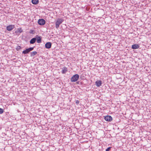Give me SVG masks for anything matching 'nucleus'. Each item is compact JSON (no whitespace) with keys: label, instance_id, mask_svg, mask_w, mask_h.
Returning a JSON list of instances; mask_svg holds the SVG:
<instances>
[{"label":"nucleus","instance_id":"4","mask_svg":"<svg viewBox=\"0 0 151 151\" xmlns=\"http://www.w3.org/2000/svg\"><path fill=\"white\" fill-rule=\"evenodd\" d=\"M38 24L41 25H43L45 24V21L43 19H40L38 21Z\"/></svg>","mask_w":151,"mask_h":151},{"label":"nucleus","instance_id":"13","mask_svg":"<svg viewBox=\"0 0 151 151\" xmlns=\"http://www.w3.org/2000/svg\"><path fill=\"white\" fill-rule=\"evenodd\" d=\"M68 71L67 68L65 67L62 68V74L65 73Z\"/></svg>","mask_w":151,"mask_h":151},{"label":"nucleus","instance_id":"9","mask_svg":"<svg viewBox=\"0 0 151 151\" xmlns=\"http://www.w3.org/2000/svg\"><path fill=\"white\" fill-rule=\"evenodd\" d=\"M23 32V30L21 28H18L17 30L15 31V33H17L18 35H19L22 32Z\"/></svg>","mask_w":151,"mask_h":151},{"label":"nucleus","instance_id":"12","mask_svg":"<svg viewBox=\"0 0 151 151\" xmlns=\"http://www.w3.org/2000/svg\"><path fill=\"white\" fill-rule=\"evenodd\" d=\"M36 41V38L35 37L32 38L30 40L29 42L31 44H33Z\"/></svg>","mask_w":151,"mask_h":151},{"label":"nucleus","instance_id":"8","mask_svg":"<svg viewBox=\"0 0 151 151\" xmlns=\"http://www.w3.org/2000/svg\"><path fill=\"white\" fill-rule=\"evenodd\" d=\"M51 46L52 43L50 42H47L45 45V47L47 49L50 48L51 47Z\"/></svg>","mask_w":151,"mask_h":151},{"label":"nucleus","instance_id":"20","mask_svg":"<svg viewBox=\"0 0 151 151\" xmlns=\"http://www.w3.org/2000/svg\"><path fill=\"white\" fill-rule=\"evenodd\" d=\"M32 31H32V32H30V33H32Z\"/></svg>","mask_w":151,"mask_h":151},{"label":"nucleus","instance_id":"19","mask_svg":"<svg viewBox=\"0 0 151 151\" xmlns=\"http://www.w3.org/2000/svg\"><path fill=\"white\" fill-rule=\"evenodd\" d=\"M79 101L78 100H77L76 101V103L77 104H79Z\"/></svg>","mask_w":151,"mask_h":151},{"label":"nucleus","instance_id":"11","mask_svg":"<svg viewBox=\"0 0 151 151\" xmlns=\"http://www.w3.org/2000/svg\"><path fill=\"white\" fill-rule=\"evenodd\" d=\"M102 82L101 81H97L95 82V84L97 87H100L102 85Z\"/></svg>","mask_w":151,"mask_h":151},{"label":"nucleus","instance_id":"18","mask_svg":"<svg viewBox=\"0 0 151 151\" xmlns=\"http://www.w3.org/2000/svg\"><path fill=\"white\" fill-rule=\"evenodd\" d=\"M21 49V47L20 46H18L17 48V50H19Z\"/></svg>","mask_w":151,"mask_h":151},{"label":"nucleus","instance_id":"14","mask_svg":"<svg viewBox=\"0 0 151 151\" xmlns=\"http://www.w3.org/2000/svg\"><path fill=\"white\" fill-rule=\"evenodd\" d=\"M32 2L33 4H37L39 3V0H32Z\"/></svg>","mask_w":151,"mask_h":151},{"label":"nucleus","instance_id":"5","mask_svg":"<svg viewBox=\"0 0 151 151\" xmlns=\"http://www.w3.org/2000/svg\"><path fill=\"white\" fill-rule=\"evenodd\" d=\"M104 119L106 121L108 122H111L112 120V118L111 116L109 115L105 116Z\"/></svg>","mask_w":151,"mask_h":151},{"label":"nucleus","instance_id":"7","mask_svg":"<svg viewBox=\"0 0 151 151\" xmlns=\"http://www.w3.org/2000/svg\"><path fill=\"white\" fill-rule=\"evenodd\" d=\"M35 38H36V41L38 43H40L41 42L42 38L41 36H38V35H36Z\"/></svg>","mask_w":151,"mask_h":151},{"label":"nucleus","instance_id":"17","mask_svg":"<svg viewBox=\"0 0 151 151\" xmlns=\"http://www.w3.org/2000/svg\"><path fill=\"white\" fill-rule=\"evenodd\" d=\"M111 147H108L106 149V151H109L111 150Z\"/></svg>","mask_w":151,"mask_h":151},{"label":"nucleus","instance_id":"3","mask_svg":"<svg viewBox=\"0 0 151 151\" xmlns=\"http://www.w3.org/2000/svg\"><path fill=\"white\" fill-rule=\"evenodd\" d=\"M34 49V47H30L28 48H27L25 50L22 51V53L24 54H28L30 51L33 50Z\"/></svg>","mask_w":151,"mask_h":151},{"label":"nucleus","instance_id":"6","mask_svg":"<svg viewBox=\"0 0 151 151\" xmlns=\"http://www.w3.org/2000/svg\"><path fill=\"white\" fill-rule=\"evenodd\" d=\"M14 28V25H10L6 27V29L9 31L12 30Z\"/></svg>","mask_w":151,"mask_h":151},{"label":"nucleus","instance_id":"2","mask_svg":"<svg viewBox=\"0 0 151 151\" xmlns=\"http://www.w3.org/2000/svg\"><path fill=\"white\" fill-rule=\"evenodd\" d=\"M79 77V76L78 74H75L73 75L71 78L70 81L72 82H75L78 79Z\"/></svg>","mask_w":151,"mask_h":151},{"label":"nucleus","instance_id":"16","mask_svg":"<svg viewBox=\"0 0 151 151\" xmlns=\"http://www.w3.org/2000/svg\"><path fill=\"white\" fill-rule=\"evenodd\" d=\"M4 112V110L3 109L0 108V114H2Z\"/></svg>","mask_w":151,"mask_h":151},{"label":"nucleus","instance_id":"15","mask_svg":"<svg viewBox=\"0 0 151 151\" xmlns=\"http://www.w3.org/2000/svg\"><path fill=\"white\" fill-rule=\"evenodd\" d=\"M37 54V52L36 51H33L30 52V56L34 57L35 55Z\"/></svg>","mask_w":151,"mask_h":151},{"label":"nucleus","instance_id":"1","mask_svg":"<svg viewBox=\"0 0 151 151\" xmlns=\"http://www.w3.org/2000/svg\"><path fill=\"white\" fill-rule=\"evenodd\" d=\"M64 21V20L61 18H58L55 23V27L58 29L60 25Z\"/></svg>","mask_w":151,"mask_h":151},{"label":"nucleus","instance_id":"10","mask_svg":"<svg viewBox=\"0 0 151 151\" xmlns=\"http://www.w3.org/2000/svg\"><path fill=\"white\" fill-rule=\"evenodd\" d=\"M139 46L138 44H136L132 45V48L133 49H136L139 48Z\"/></svg>","mask_w":151,"mask_h":151}]
</instances>
